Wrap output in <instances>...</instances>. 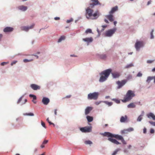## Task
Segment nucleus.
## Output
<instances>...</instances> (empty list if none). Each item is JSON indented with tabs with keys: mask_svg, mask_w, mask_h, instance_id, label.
I'll return each mask as SVG.
<instances>
[{
	"mask_svg": "<svg viewBox=\"0 0 155 155\" xmlns=\"http://www.w3.org/2000/svg\"><path fill=\"white\" fill-rule=\"evenodd\" d=\"M103 135L105 136H107L108 137H111L108 138V140L112 143L116 144L117 145L119 144L120 143L117 141L116 140L112 138V137H114L118 140H121L123 137L121 136L118 135L113 134L110 133L108 132H105L103 134Z\"/></svg>",
	"mask_w": 155,
	"mask_h": 155,
	"instance_id": "nucleus-1",
	"label": "nucleus"
},
{
	"mask_svg": "<svg viewBox=\"0 0 155 155\" xmlns=\"http://www.w3.org/2000/svg\"><path fill=\"white\" fill-rule=\"evenodd\" d=\"M94 11L89 7H88L86 10V16L88 19H95L99 16V13L98 11L93 14Z\"/></svg>",
	"mask_w": 155,
	"mask_h": 155,
	"instance_id": "nucleus-2",
	"label": "nucleus"
},
{
	"mask_svg": "<svg viewBox=\"0 0 155 155\" xmlns=\"http://www.w3.org/2000/svg\"><path fill=\"white\" fill-rule=\"evenodd\" d=\"M111 71L112 70L109 69L102 72L100 74L101 76L99 79V81L103 82L106 80Z\"/></svg>",
	"mask_w": 155,
	"mask_h": 155,
	"instance_id": "nucleus-3",
	"label": "nucleus"
},
{
	"mask_svg": "<svg viewBox=\"0 0 155 155\" xmlns=\"http://www.w3.org/2000/svg\"><path fill=\"white\" fill-rule=\"evenodd\" d=\"M135 96L134 91L130 90H128L124 96V99L121 101L123 102L124 103L129 101Z\"/></svg>",
	"mask_w": 155,
	"mask_h": 155,
	"instance_id": "nucleus-4",
	"label": "nucleus"
},
{
	"mask_svg": "<svg viewBox=\"0 0 155 155\" xmlns=\"http://www.w3.org/2000/svg\"><path fill=\"white\" fill-rule=\"evenodd\" d=\"M99 94L98 92H94L93 93H90L88 94L87 98L89 100L94 99V100L97 99Z\"/></svg>",
	"mask_w": 155,
	"mask_h": 155,
	"instance_id": "nucleus-5",
	"label": "nucleus"
},
{
	"mask_svg": "<svg viewBox=\"0 0 155 155\" xmlns=\"http://www.w3.org/2000/svg\"><path fill=\"white\" fill-rule=\"evenodd\" d=\"M91 126H86L80 128V130L83 133H89L92 131Z\"/></svg>",
	"mask_w": 155,
	"mask_h": 155,
	"instance_id": "nucleus-6",
	"label": "nucleus"
},
{
	"mask_svg": "<svg viewBox=\"0 0 155 155\" xmlns=\"http://www.w3.org/2000/svg\"><path fill=\"white\" fill-rule=\"evenodd\" d=\"M116 30V28H114L106 31L105 34V36L107 37H111L115 32Z\"/></svg>",
	"mask_w": 155,
	"mask_h": 155,
	"instance_id": "nucleus-7",
	"label": "nucleus"
},
{
	"mask_svg": "<svg viewBox=\"0 0 155 155\" xmlns=\"http://www.w3.org/2000/svg\"><path fill=\"white\" fill-rule=\"evenodd\" d=\"M144 45L143 43V41H137L135 44V48L137 50H139L140 48L143 47Z\"/></svg>",
	"mask_w": 155,
	"mask_h": 155,
	"instance_id": "nucleus-8",
	"label": "nucleus"
},
{
	"mask_svg": "<svg viewBox=\"0 0 155 155\" xmlns=\"http://www.w3.org/2000/svg\"><path fill=\"white\" fill-rule=\"evenodd\" d=\"M127 80H124L121 81H118L117 82V84L118 85V86L117 88L119 89L124 86L126 83Z\"/></svg>",
	"mask_w": 155,
	"mask_h": 155,
	"instance_id": "nucleus-9",
	"label": "nucleus"
},
{
	"mask_svg": "<svg viewBox=\"0 0 155 155\" xmlns=\"http://www.w3.org/2000/svg\"><path fill=\"white\" fill-rule=\"evenodd\" d=\"M91 2H92L90 3V5L91 7H93L95 5H101V3L99 2L98 0H91Z\"/></svg>",
	"mask_w": 155,
	"mask_h": 155,
	"instance_id": "nucleus-10",
	"label": "nucleus"
},
{
	"mask_svg": "<svg viewBox=\"0 0 155 155\" xmlns=\"http://www.w3.org/2000/svg\"><path fill=\"white\" fill-rule=\"evenodd\" d=\"M31 87L34 90H39L40 89V87L35 84H32L30 85Z\"/></svg>",
	"mask_w": 155,
	"mask_h": 155,
	"instance_id": "nucleus-11",
	"label": "nucleus"
},
{
	"mask_svg": "<svg viewBox=\"0 0 155 155\" xmlns=\"http://www.w3.org/2000/svg\"><path fill=\"white\" fill-rule=\"evenodd\" d=\"M34 24H32L31 26L30 27L28 26H23L21 27V29L22 30L28 31L29 29L33 28L34 26Z\"/></svg>",
	"mask_w": 155,
	"mask_h": 155,
	"instance_id": "nucleus-12",
	"label": "nucleus"
},
{
	"mask_svg": "<svg viewBox=\"0 0 155 155\" xmlns=\"http://www.w3.org/2000/svg\"><path fill=\"white\" fill-rule=\"evenodd\" d=\"M49 99L46 97H44L42 100V102L45 105H47L49 102Z\"/></svg>",
	"mask_w": 155,
	"mask_h": 155,
	"instance_id": "nucleus-13",
	"label": "nucleus"
},
{
	"mask_svg": "<svg viewBox=\"0 0 155 155\" xmlns=\"http://www.w3.org/2000/svg\"><path fill=\"white\" fill-rule=\"evenodd\" d=\"M147 117L149 118H152L153 120H155V115L152 113H150L147 115Z\"/></svg>",
	"mask_w": 155,
	"mask_h": 155,
	"instance_id": "nucleus-14",
	"label": "nucleus"
},
{
	"mask_svg": "<svg viewBox=\"0 0 155 155\" xmlns=\"http://www.w3.org/2000/svg\"><path fill=\"white\" fill-rule=\"evenodd\" d=\"M13 30V28L10 27H6L5 28L3 31L5 32H10L12 31Z\"/></svg>",
	"mask_w": 155,
	"mask_h": 155,
	"instance_id": "nucleus-15",
	"label": "nucleus"
},
{
	"mask_svg": "<svg viewBox=\"0 0 155 155\" xmlns=\"http://www.w3.org/2000/svg\"><path fill=\"white\" fill-rule=\"evenodd\" d=\"M83 40L85 42L89 43L92 42L93 41V39L92 37L87 38H83Z\"/></svg>",
	"mask_w": 155,
	"mask_h": 155,
	"instance_id": "nucleus-16",
	"label": "nucleus"
},
{
	"mask_svg": "<svg viewBox=\"0 0 155 155\" xmlns=\"http://www.w3.org/2000/svg\"><path fill=\"white\" fill-rule=\"evenodd\" d=\"M92 109V107H87L85 110V114L86 115L88 114Z\"/></svg>",
	"mask_w": 155,
	"mask_h": 155,
	"instance_id": "nucleus-17",
	"label": "nucleus"
},
{
	"mask_svg": "<svg viewBox=\"0 0 155 155\" xmlns=\"http://www.w3.org/2000/svg\"><path fill=\"white\" fill-rule=\"evenodd\" d=\"M112 75L114 78H118L120 75L119 73L115 72L112 73Z\"/></svg>",
	"mask_w": 155,
	"mask_h": 155,
	"instance_id": "nucleus-18",
	"label": "nucleus"
},
{
	"mask_svg": "<svg viewBox=\"0 0 155 155\" xmlns=\"http://www.w3.org/2000/svg\"><path fill=\"white\" fill-rule=\"evenodd\" d=\"M118 8V7L117 6H115L112 8L111 10L109 12L110 14H113L117 10Z\"/></svg>",
	"mask_w": 155,
	"mask_h": 155,
	"instance_id": "nucleus-19",
	"label": "nucleus"
},
{
	"mask_svg": "<svg viewBox=\"0 0 155 155\" xmlns=\"http://www.w3.org/2000/svg\"><path fill=\"white\" fill-rule=\"evenodd\" d=\"M106 17L111 22L114 21L113 16L111 14L106 16Z\"/></svg>",
	"mask_w": 155,
	"mask_h": 155,
	"instance_id": "nucleus-20",
	"label": "nucleus"
},
{
	"mask_svg": "<svg viewBox=\"0 0 155 155\" xmlns=\"http://www.w3.org/2000/svg\"><path fill=\"white\" fill-rule=\"evenodd\" d=\"M18 8L23 11H25L27 9V7L24 5H21L18 6Z\"/></svg>",
	"mask_w": 155,
	"mask_h": 155,
	"instance_id": "nucleus-21",
	"label": "nucleus"
},
{
	"mask_svg": "<svg viewBox=\"0 0 155 155\" xmlns=\"http://www.w3.org/2000/svg\"><path fill=\"white\" fill-rule=\"evenodd\" d=\"M127 120V117L126 115L124 116H122L120 119V121L121 122H124Z\"/></svg>",
	"mask_w": 155,
	"mask_h": 155,
	"instance_id": "nucleus-22",
	"label": "nucleus"
},
{
	"mask_svg": "<svg viewBox=\"0 0 155 155\" xmlns=\"http://www.w3.org/2000/svg\"><path fill=\"white\" fill-rule=\"evenodd\" d=\"M29 96L31 97H33V100L32 101L34 103L36 104V101H35V100L36 99V96L34 95L31 94L29 95Z\"/></svg>",
	"mask_w": 155,
	"mask_h": 155,
	"instance_id": "nucleus-23",
	"label": "nucleus"
},
{
	"mask_svg": "<svg viewBox=\"0 0 155 155\" xmlns=\"http://www.w3.org/2000/svg\"><path fill=\"white\" fill-rule=\"evenodd\" d=\"M48 140H44L42 144L41 145V147L42 148H44L45 147V145L46 144L48 143Z\"/></svg>",
	"mask_w": 155,
	"mask_h": 155,
	"instance_id": "nucleus-24",
	"label": "nucleus"
},
{
	"mask_svg": "<svg viewBox=\"0 0 155 155\" xmlns=\"http://www.w3.org/2000/svg\"><path fill=\"white\" fill-rule=\"evenodd\" d=\"M136 105L134 103H131L127 105L128 108H133L135 107Z\"/></svg>",
	"mask_w": 155,
	"mask_h": 155,
	"instance_id": "nucleus-25",
	"label": "nucleus"
},
{
	"mask_svg": "<svg viewBox=\"0 0 155 155\" xmlns=\"http://www.w3.org/2000/svg\"><path fill=\"white\" fill-rule=\"evenodd\" d=\"M87 118L88 122H90L92 121L93 120V117L89 116H87Z\"/></svg>",
	"mask_w": 155,
	"mask_h": 155,
	"instance_id": "nucleus-26",
	"label": "nucleus"
},
{
	"mask_svg": "<svg viewBox=\"0 0 155 155\" xmlns=\"http://www.w3.org/2000/svg\"><path fill=\"white\" fill-rule=\"evenodd\" d=\"M153 79V77H148L147 80V82L148 83L150 82V81Z\"/></svg>",
	"mask_w": 155,
	"mask_h": 155,
	"instance_id": "nucleus-27",
	"label": "nucleus"
},
{
	"mask_svg": "<svg viewBox=\"0 0 155 155\" xmlns=\"http://www.w3.org/2000/svg\"><path fill=\"white\" fill-rule=\"evenodd\" d=\"M65 37L64 36H61L60 38L59 39L58 42H59L61 41L62 40H64L65 39Z\"/></svg>",
	"mask_w": 155,
	"mask_h": 155,
	"instance_id": "nucleus-28",
	"label": "nucleus"
},
{
	"mask_svg": "<svg viewBox=\"0 0 155 155\" xmlns=\"http://www.w3.org/2000/svg\"><path fill=\"white\" fill-rule=\"evenodd\" d=\"M106 56L105 54H101L100 55V57L101 59H105L106 58Z\"/></svg>",
	"mask_w": 155,
	"mask_h": 155,
	"instance_id": "nucleus-29",
	"label": "nucleus"
},
{
	"mask_svg": "<svg viewBox=\"0 0 155 155\" xmlns=\"http://www.w3.org/2000/svg\"><path fill=\"white\" fill-rule=\"evenodd\" d=\"M84 143L86 144H92V142L89 140H86L84 141Z\"/></svg>",
	"mask_w": 155,
	"mask_h": 155,
	"instance_id": "nucleus-30",
	"label": "nucleus"
},
{
	"mask_svg": "<svg viewBox=\"0 0 155 155\" xmlns=\"http://www.w3.org/2000/svg\"><path fill=\"white\" fill-rule=\"evenodd\" d=\"M92 30L91 29L88 28L85 31L86 34H87L88 33H92Z\"/></svg>",
	"mask_w": 155,
	"mask_h": 155,
	"instance_id": "nucleus-31",
	"label": "nucleus"
},
{
	"mask_svg": "<svg viewBox=\"0 0 155 155\" xmlns=\"http://www.w3.org/2000/svg\"><path fill=\"white\" fill-rule=\"evenodd\" d=\"M104 102L106 104H107L108 105V106H111L112 104V103L111 102H109L107 101H105Z\"/></svg>",
	"mask_w": 155,
	"mask_h": 155,
	"instance_id": "nucleus-32",
	"label": "nucleus"
},
{
	"mask_svg": "<svg viewBox=\"0 0 155 155\" xmlns=\"http://www.w3.org/2000/svg\"><path fill=\"white\" fill-rule=\"evenodd\" d=\"M33 61V59H30V60H28L27 59H25L23 60V61H24V62L25 63H26V62H28L31 61Z\"/></svg>",
	"mask_w": 155,
	"mask_h": 155,
	"instance_id": "nucleus-33",
	"label": "nucleus"
},
{
	"mask_svg": "<svg viewBox=\"0 0 155 155\" xmlns=\"http://www.w3.org/2000/svg\"><path fill=\"white\" fill-rule=\"evenodd\" d=\"M142 116L143 115H140L137 119V121H141L142 119Z\"/></svg>",
	"mask_w": 155,
	"mask_h": 155,
	"instance_id": "nucleus-34",
	"label": "nucleus"
},
{
	"mask_svg": "<svg viewBox=\"0 0 155 155\" xmlns=\"http://www.w3.org/2000/svg\"><path fill=\"white\" fill-rule=\"evenodd\" d=\"M24 115H28V116H34V114L33 113H25V114H24Z\"/></svg>",
	"mask_w": 155,
	"mask_h": 155,
	"instance_id": "nucleus-35",
	"label": "nucleus"
},
{
	"mask_svg": "<svg viewBox=\"0 0 155 155\" xmlns=\"http://www.w3.org/2000/svg\"><path fill=\"white\" fill-rule=\"evenodd\" d=\"M133 64L132 63L128 65H127L125 67L126 68H128L131 67L133 66Z\"/></svg>",
	"mask_w": 155,
	"mask_h": 155,
	"instance_id": "nucleus-36",
	"label": "nucleus"
},
{
	"mask_svg": "<svg viewBox=\"0 0 155 155\" xmlns=\"http://www.w3.org/2000/svg\"><path fill=\"white\" fill-rule=\"evenodd\" d=\"M153 30H152L151 32L150 33V38L151 39H153L154 38V36L153 35Z\"/></svg>",
	"mask_w": 155,
	"mask_h": 155,
	"instance_id": "nucleus-37",
	"label": "nucleus"
},
{
	"mask_svg": "<svg viewBox=\"0 0 155 155\" xmlns=\"http://www.w3.org/2000/svg\"><path fill=\"white\" fill-rule=\"evenodd\" d=\"M127 132H131L134 130V129L133 128L130 127L127 129Z\"/></svg>",
	"mask_w": 155,
	"mask_h": 155,
	"instance_id": "nucleus-38",
	"label": "nucleus"
},
{
	"mask_svg": "<svg viewBox=\"0 0 155 155\" xmlns=\"http://www.w3.org/2000/svg\"><path fill=\"white\" fill-rule=\"evenodd\" d=\"M119 149H117L115 150L114 152L112 154V155H115L117 153V152L119 151Z\"/></svg>",
	"mask_w": 155,
	"mask_h": 155,
	"instance_id": "nucleus-39",
	"label": "nucleus"
},
{
	"mask_svg": "<svg viewBox=\"0 0 155 155\" xmlns=\"http://www.w3.org/2000/svg\"><path fill=\"white\" fill-rule=\"evenodd\" d=\"M149 122L152 125L155 126V122L152 121H149Z\"/></svg>",
	"mask_w": 155,
	"mask_h": 155,
	"instance_id": "nucleus-40",
	"label": "nucleus"
},
{
	"mask_svg": "<svg viewBox=\"0 0 155 155\" xmlns=\"http://www.w3.org/2000/svg\"><path fill=\"white\" fill-rule=\"evenodd\" d=\"M112 100L115 101L116 103H117V104H119L120 103V101L119 100L114 99H113Z\"/></svg>",
	"mask_w": 155,
	"mask_h": 155,
	"instance_id": "nucleus-41",
	"label": "nucleus"
},
{
	"mask_svg": "<svg viewBox=\"0 0 155 155\" xmlns=\"http://www.w3.org/2000/svg\"><path fill=\"white\" fill-rule=\"evenodd\" d=\"M128 132L127 131V129H125L122 131V134H124L127 133Z\"/></svg>",
	"mask_w": 155,
	"mask_h": 155,
	"instance_id": "nucleus-42",
	"label": "nucleus"
},
{
	"mask_svg": "<svg viewBox=\"0 0 155 155\" xmlns=\"http://www.w3.org/2000/svg\"><path fill=\"white\" fill-rule=\"evenodd\" d=\"M17 62V61H14L11 63V66H12L14 64H15Z\"/></svg>",
	"mask_w": 155,
	"mask_h": 155,
	"instance_id": "nucleus-43",
	"label": "nucleus"
},
{
	"mask_svg": "<svg viewBox=\"0 0 155 155\" xmlns=\"http://www.w3.org/2000/svg\"><path fill=\"white\" fill-rule=\"evenodd\" d=\"M41 124L42 126L44 127L45 128H46V127L45 125V124L44 122L42 121H41Z\"/></svg>",
	"mask_w": 155,
	"mask_h": 155,
	"instance_id": "nucleus-44",
	"label": "nucleus"
},
{
	"mask_svg": "<svg viewBox=\"0 0 155 155\" xmlns=\"http://www.w3.org/2000/svg\"><path fill=\"white\" fill-rule=\"evenodd\" d=\"M142 74L140 72H139L137 74V76L140 77L142 76Z\"/></svg>",
	"mask_w": 155,
	"mask_h": 155,
	"instance_id": "nucleus-45",
	"label": "nucleus"
},
{
	"mask_svg": "<svg viewBox=\"0 0 155 155\" xmlns=\"http://www.w3.org/2000/svg\"><path fill=\"white\" fill-rule=\"evenodd\" d=\"M122 142V143L124 144H126V143L125 142V141L124 140L123 138V137L122 138V139L121 140H120Z\"/></svg>",
	"mask_w": 155,
	"mask_h": 155,
	"instance_id": "nucleus-46",
	"label": "nucleus"
},
{
	"mask_svg": "<svg viewBox=\"0 0 155 155\" xmlns=\"http://www.w3.org/2000/svg\"><path fill=\"white\" fill-rule=\"evenodd\" d=\"M154 132V130L153 129H151L150 130V133L151 134H153Z\"/></svg>",
	"mask_w": 155,
	"mask_h": 155,
	"instance_id": "nucleus-47",
	"label": "nucleus"
},
{
	"mask_svg": "<svg viewBox=\"0 0 155 155\" xmlns=\"http://www.w3.org/2000/svg\"><path fill=\"white\" fill-rule=\"evenodd\" d=\"M22 97H21L19 99V100H18V102H17V103L18 104H19L20 102L22 100Z\"/></svg>",
	"mask_w": 155,
	"mask_h": 155,
	"instance_id": "nucleus-48",
	"label": "nucleus"
},
{
	"mask_svg": "<svg viewBox=\"0 0 155 155\" xmlns=\"http://www.w3.org/2000/svg\"><path fill=\"white\" fill-rule=\"evenodd\" d=\"M73 21L72 19H71L70 20H67V23H69L71 22L72 21Z\"/></svg>",
	"mask_w": 155,
	"mask_h": 155,
	"instance_id": "nucleus-49",
	"label": "nucleus"
},
{
	"mask_svg": "<svg viewBox=\"0 0 155 155\" xmlns=\"http://www.w3.org/2000/svg\"><path fill=\"white\" fill-rule=\"evenodd\" d=\"M107 25H102V27L103 28L102 29V30H101V31H103L104 29V28H106L107 27Z\"/></svg>",
	"mask_w": 155,
	"mask_h": 155,
	"instance_id": "nucleus-50",
	"label": "nucleus"
},
{
	"mask_svg": "<svg viewBox=\"0 0 155 155\" xmlns=\"http://www.w3.org/2000/svg\"><path fill=\"white\" fill-rule=\"evenodd\" d=\"M146 132H147V129L146 128H144L143 129V133L144 134H145L146 133Z\"/></svg>",
	"mask_w": 155,
	"mask_h": 155,
	"instance_id": "nucleus-51",
	"label": "nucleus"
},
{
	"mask_svg": "<svg viewBox=\"0 0 155 155\" xmlns=\"http://www.w3.org/2000/svg\"><path fill=\"white\" fill-rule=\"evenodd\" d=\"M7 64V63L6 62H2V63H1V65H2V66H4L6 64Z\"/></svg>",
	"mask_w": 155,
	"mask_h": 155,
	"instance_id": "nucleus-52",
	"label": "nucleus"
},
{
	"mask_svg": "<svg viewBox=\"0 0 155 155\" xmlns=\"http://www.w3.org/2000/svg\"><path fill=\"white\" fill-rule=\"evenodd\" d=\"M153 61H151V60H148L147 61V63H152V62Z\"/></svg>",
	"mask_w": 155,
	"mask_h": 155,
	"instance_id": "nucleus-53",
	"label": "nucleus"
},
{
	"mask_svg": "<svg viewBox=\"0 0 155 155\" xmlns=\"http://www.w3.org/2000/svg\"><path fill=\"white\" fill-rule=\"evenodd\" d=\"M48 123L49 125H53L54 126H55L54 124L53 123L51 122V121H49Z\"/></svg>",
	"mask_w": 155,
	"mask_h": 155,
	"instance_id": "nucleus-54",
	"label": "nucleus"
},
{
	"mask_svg": "<svg viewBox=\"0 0 155 155\" xmlns=\"http://www.w3.org/2000/svg\"><path fill=\"white\" fill-rule=\"evenodd\" d=\"M57 109H55L54 110V114L55 115H57Z\"/></svg>",
	"mask_w": 155,
	"mask_h": 155,
	"instance_id": "nucleus-55",
	"label": "nucleus"
},
{
	"mask_svg": "<svg viewBox=\"0 0 155 155\" xmlns=\"http://www.w3.org/2000/svg\"><path fill=\"white\" fill-rule=\"evenodd\" d=\"M54 19L56 20H58L60 19V18L59 17H56L54 18Z\"/></svg>",
	"mask_w": 155,
	"mask_h": 155,
	"instance_id": "nucleus-56",
	"label": "nucleus"
},
{
	"mask_svg": "<svg viewBox=\"0 0 155 155\" xmlns=\"http://www.w3.org/2000/svg\"><path fill=\"white\" fill-rule=\"evenodd\" d=\"M151 1H149L148 2H147V5H149L151 3Z\"/></svg>",
	"mask_w": 155,
	"mask_h": 155,
	"instance_id": "nucleus-57",
	"label": "nucleus"
},
{
	"mask_svg": "<svg viewBox=\"0 0 155 155\" xmlns=\"http://www.w3.org/2000/svg\"><path fill=\"white\" fill-rule=\"evenodd\" d=\"M104 21H105L106 23H109V22H108V20H107L106 19H105L104 20Z\"/></svg>",
	"mask_w": 155,
	"mask_h": 155,
	"instance_id": "nucleus-58",
	"label": "nucleus"
},
{
	"mask_svg": "<svg viewBox=\"0 0 155 155\" xmlns=\"http://www.w3.org/2000/svg\"><path fill=\"white\" fill-rule=\"evenodd\" d=\"M2 37V35L1 34H0V41L1 40V39Z\"/></svg>",
	"mask_w": 155,
	"mask_h": 155,
	"instance_id": "nucleus-59",
	"label": "nucleus"
},
{
	"mask_svg": "<svg viewBox=\"0 0 155 155\" xmlns=\"http://www.w3.org/2000/svg\"><path fill=\"white\" fill-rule=\"evenodd\" d=\"M32 55L34 56H35L37 58H38V56H37V55L32 54Z\"/></svg>",
	"mask_w": 155,
	"mask_h": 155,
	"instance_id": "nucleus-60",
	"label": "nucleus"
},
{
	"mask_svg": "<svg viewBox=\"0 0 155 155\" xmlns=\"http://www.w3.org/2000/svg\"><path fill=\"white\" fill-rule=\"evenodd\" d=\"M71 96L70 95H68V96H67L66 97V98H70L71 97Z\"/></svg>",
	"mask_w": 155,
	"mask_h": 155,
	"instance_id": "nucleus-61",
	"label": "nucleus"
},
{
	"mask_svg": "<svg viewBox=\"0 0 155 155\" xmlns=\"http://www.w3.org/2000/svg\"><path fill=\"white\" fill-rule=\"evenodd\" d=\"M117 23V22L116 21H114V24L115 26H116V24Z\"/></svg>",
	"mask_w": 155,
	"mask_h": 155,
	"instance_id": "nucleus-62",
	"label": "nucleus"
},
{
	"mask_svg": "<svg viewBox=\"0 0 155 155\" xmlns=\"http://www.w3.org/2000/svg\"><path fill=\"white\" fill-rule=\"evenodd\" d=\"M152 71L153 72H155V68H153L152 70Z\"/></svg>",
	"mask_w": 155,
	"mask_h": 155,
	"instance_id": "nucleus-63",
	"label": "nucleus"
},
{
	"mask_svg": "<svg viewBox=\"0 0 155 155\" xmlns=\"http://www.w3.org/2000/svg\"><path fill=\"white\" fill-rule=\"evenodd\" d=\"M153 77V79H154V83H155V76H154V77Z\"/></svg>",
	"mask_w": 155,
	"mask_h": 155,
	"instance_id": "nucleus-64",
	"label": "nucleus"
}]
</instances>
